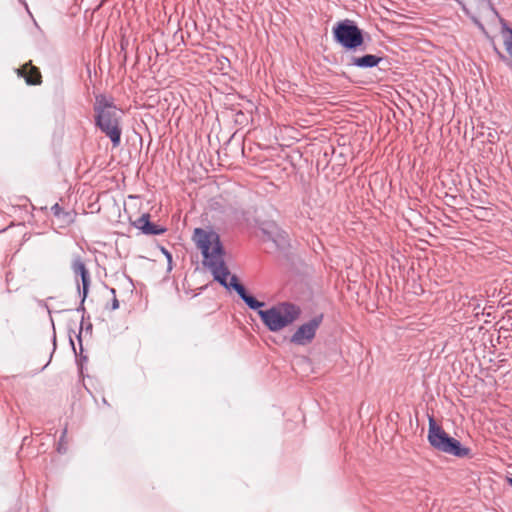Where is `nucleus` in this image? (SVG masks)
I'll return each instance as SVG.
<instances>
[{"label": "nucleus", "mask_w": 512, "mask_h": 512, "mask_svg": "<svg viewBox=\"0 0 512 512\" xmlns=\"http://www.w3.org/2000/svg\"><path fill=\"white\" fill-rule=\"evenodd\" d=\"M193 241L204 257V265L212 272L214 279L227 289H233L245 304L253 310L265 305L249 295L245 287L239 283L236 275H231L224 261L225 251L218 233L213 230L196 228L193 233Z\"/></svg>", "instance_id": "obj_1"}, {"label": "nucleus", "mask_w": 512, "mask_h": 512, "mask_svg": "<svg viewBox=\"0 0 512 512\" xmlns=\"http://www.w3.org/2000/svg\"><path fill=\"white\" fill-rule=\"evenodd\" d=\"M95 125L104 133L111 141L114 148L121 143V114L112 99H108L104 95H97L93 106Z\"/></svg>", "instance_id": "obj_2"}, {"label": "nucleus", "mask_w": 512, "mask_h": 512, "mask_svg": "<svg viewBox=\"0 0 512 512\" xmlns=\"http://www.w3.org/2000/svg\"><path fill=\"white\" fill-rule=\"evenodd\" d=\"M258 315L270 331L278 332L300 317L301 308L291 302H281L267 310H258Z\"/></svg>", "instance_id": "obj_3"}, {"label": "nucleus", "mask_w": 512, "mask_h": 512, "mask_svg": "<svg viewBox=\"0 0 512 512\" xmlns=\"http://www.w3.org/2000/svg\"><path fill=\"white\" fill-rule=\"evenodd\" d=\"M429 444L437 451L453 455L458 458H466L471 454L468 447H464L460 441L451 437L445 430L436 423L434 417H429V428L427 436Z\"/></svg>", "instance_id": "obj_4"}, {"label": "nucleus", "mask_w": 512, "mask_h": 512, "mask_svg": "<svg viewBox=\"0 0 512 512\" xmlns=\"http://www.w3.org/2000/svg\"><path fill=\"white\" fill-rule=\"evenodd\" d=\"M332 33L335 42L347 51H357L364 43L363 31L349 19L337 22Z\"/></svg>", "instance_id": "obj_5"}, {"label": "nucleus", "mask_w": 512, "mask_h": 512, "mask_svg": "<svg viewBox=\"0 0 512 512\" xmlns=\"http://www.w3.org/2000/svg\"><path fill=\"white\" fill-rule=\"evenodd\" d=\"M323 322V314L314 316L308 322L300 325L290 338V342L298 345L305 346L310 344L315 336L318 328Z\"/></svg>", "instance_id": "obj_6"}, {"label": "nucleus", "mask_w": 512, "mask_h": 512, "mask_svg": "<svg viewBox=\"0 0 512 512\" xmlns=\"http://www.w3.org/2000/svg\"><path fill=\"white\" fill-rule=\"evenodd\" d=\"M71 268L76 276L79 275L81 277V281H82L81 309L84 310L83 303L88 295L89 286H90L89 271L87 270L84 262L82 261V259L79 256L75 257L73 259Z\"/></svg>", "instance_id": "obj_7"}, {"label": "nucleus", "mask_w": 512, "mask_h": 512, "mask_svg": "<svg viewBox=\"0 0 512 512\" xmlns=\"http://www.w3.org/2000/svg\"><path fill=\"white\" fill-rule=\"evenodd\" d=\"M16 73L19 77L25 79L27 85H40L42 83L41 72L38 67L32 65L31 61L16 69Z\"/></svg>", "instance_id": "obj_8"}, {"label": "nucleus", "mask_w": 512, "mask_h": 512, "mask_svg": "<svg viewBox=\"0 0 512 512\" xmlns=\"http://www.w3.org/2000/svg\"><path fill=\"white\" fill-rule=\"evenodd\" d=\"M382 60V57L372 54H366L363 56H352L350 58L348 65L356 66L359 68H372L377 66Z\"/></svg>", "instance_id": "obj_9"}, {"label": "nucleus", "mask_w": 512, "mask_h": 512, "mask_svg": "<svg viewBox=\"0 0 512 512\" xmlns=\"http://www.w3.org/2000/svg\"><path fill=\"white\" fill-rule=\"evenodd\" d=\"M165 231H166V229L161 228L158 225L150 222V219H149L145 229L143 230V233L146 235H160V234H163Z\"/></svg>", "instance_id": "obj_10"}, {"label": "nucleus", "mask_w": 512, "mask_h": 512, "mask_svg": "<svg viewBox=\"0 0 512 512\" xmlns=\"http://www.w3.org/2000/svg\"><path fill=\"white\" fill-rule=\"evenodd\" d=\"M149 218H150L149 214H143L137 220H135L133 224L137 229H139L143 232V230L145 229V227L147 225Z\"/></svg>", "instance_id": "obj_11"}, {"label": "nucleus", "mask_w": 512, "mask_h": 512, "mask_svg": "<svg viewBox=\"0 0 512 512\" xmlns=\"http://www.w3.org/2000/svg\"><path fill=\"white\" fill-rule=\"evenodd\" d=\"M51 211H52V213H53L55 216H57V217H60V216H61V214H64L63 209L61 208V206H60L58 203L54 204V205L51 207ZM65 215H68V214H67V213H65Z\"/></svg>", "instance_id": "obj_12"}, {"label": "nucleus", "mask_w": 512, "mask_h": 512, "mask_svg": "<svg viewBox=\"0 0 512 512\" xmlns=\"http://www.w3.org/2000/svg\"><path fill=\"white\" fill-rule=\"evenodd\" d=\"M509 31L511 36L509 39L505 40V48L509 55L512 57V29H510Z\"/></svg>", "instance_id": "obj_13"}, {"label": "nucleus", "mask_w": 512, "mask_h": 512, "mask_svg": "<svg viewBox=\"0 0 512 512\" xmlns=\"http://www.w3.org/2000/svg\"><path fill=\"white\" fill-rule=\"evenodd\" d=\"M111 293L113 294V300H112V305H111V309L112 310H116L119 308V301L118 299L116 298V290L114 288L111 289Z\"/></svg>", "instance_id": "obj_14"}, {"label": "nucleus", "mask_w": 512, "mask_h": 512, "mask_svg": "<svg viewBox=\"0 0 512 512\" xmlns=\"http://www.w3.org/2000/svg\"><path fill=\"white\" fill-rule=\"evenodd\" d=\"M162 251H163L164 256H166L167 261H168V267H167L168 271H171L172 270V255L165 248H162Z\"/></svg>", "instance_id": "obj_15"}, {"label": "nucleus", "mask_w": 512, "mask_h": 512, "mask_svg": "<svg viewBox=\"0 0 512 512\" xmlns=\"http://www.w3.org/2000/svg\"><path fill=\"white\" fill-rule=\"evenodd\" d=\"M507 482H508V484L512 487V478L508 477V478H507Z\"/></svg>", "instance_id": "obj_16"}, {"label": "nucleus", "mask_w": 512, "mask_h": 512, "mask_svg": "<svg viewBox=\"0 0 512 512\" xmlns=\"http://www.w3.org/2000/svg\"><path fill=\"white\" fill-rule=\"evenodd\" d=\"M273 242H275L277 244V246H279L280 244L277 242L276 239H273Z\"/></svg>", "instance_id": "obj_17"}]
</instances>
